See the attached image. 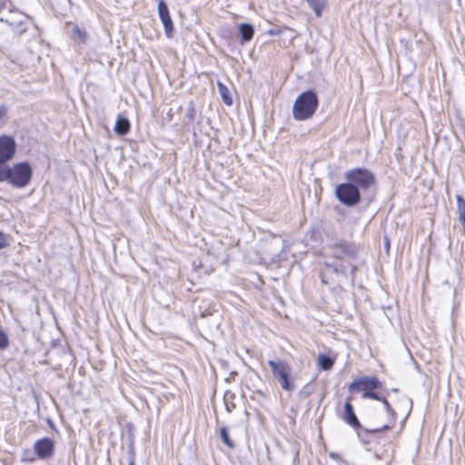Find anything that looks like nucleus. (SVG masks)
<instances>
[{
	"label": "nucleus",
	"mask_w": 465,
	"mask_h": 465,
	"mask_svg": "<svg viewBox=\"0 0 465 465\" xmlns=\"http://www.w3.org/2000/svg\"><path fill=\"white\" fill-rule=\"evenodd\" d=\"M9 346V339L7 335L0 331V350H5Z\"/></svg>",
	"instance_id": "21"
},
{
	"label": "nucleus",
	"mask_w": 465,
	"mask_h": 465,
	"mask_svg": "<svg viewBox=\"0 0 465 465\" xmlns=\"http://www.w3.org/2000/svg\"><path fill=\"white\" fill-rule=\"evenodd\" d=\"M282 31H268L269 35H279Z\"/></svg>",
	"instance_id": "31"
},
{
	"label": "nucleus",
	"mask_w": 465,
	"mask_h": 465,
	"mask_svg": "<svg viewBox=\"0 0 465 465\" xmlns=\"http://www.w3.org/2000/svg\"><path fill=\"white\" fill-rule=\"evenodd\" d=\"M333 364H334V361L331 357H329L325 354L319 355L318 365L322 370L329 371L332 368Z\"/></svg>",
	"instance_id": "15"
},
{
	"label": "nucleus",
	"mask_w": 465,
	"mask_h": 465,
	"mask_svg": "<svg viewBox=\"0 0 465 465\" xmlns=\"http://www.w3.org/2000/svg\"><path fill=\"white\" fill-rule=\"evenodd\" d=\"M48 424H49L51 429H53L54 430L57 431L56 427H55V425L54 424V422L52 420H48Z\"/></svg>",
	"instance_id": "30"
},
{
	"label": "nucleus",
	"mask_w": 465,
	"mask_h": 465,
	"mask_svg": "<svg viewBox=\"0 0 465 465\" xmlns=\"http://www.w3.org/2000/svg\"><path fill=\"white\" fill-rule=\"evenodd\" d=\"M335 196L341 204L348 207L357 205L361 200V193L348 181L336 186Z\"/></svg>",
	"instance_id": "6"
},
{
	"label": "nucleus",
	"mask_w": 465,
	"mask_h": 465,
	"mask_svg": "<svg viewBox=\"0 0 465 465\" xmlns=\"http://www.w3.org/2000/svg\"><path fill=\"white\" fill-rule=\"evenodd\" d=\"M308 5L314 11L317 16L322 15V12L326 6V0H305Z\"/></svg>",
	"instance_id": "14"
},
{
	"label": "nucleus",
	"mask_w": 465,
	"mask_h": 465,
	"mask_svg": "<svg viewBox=\"0 0 465 465\" xmlns=\"http://www.w3.org/2000/svg\"><path fill=\"white\" fill-rule=\"evenodd\" d=\"M346 181L352 183L361 193L366 192L376 184L375 174L367 168L356 167L344 173Z\"/></svg>",
	"instance_id": "3"
},
{
	"label": "nucleus",
	"mask_w": 465,
	"mask_h": 465,
	"mask_svg": "<svg viewBox=\"0 0 465 465\" xmlns=\"http://www.w3.org/2000/svg\"><path fill=\"white\" fill-rule=\"evenodd\" d=\"M226 409H227V411H231V410H230V409H232V406H228V405H227V406H226Z\"/></svg>",
	"instance_id": "37"
},
{
	"label": "nucleus",
	"mask_w": 465,
	"mask_h": 465,
	"mask_svg": "<svg viewBox=\"0 0 465 465\" xmlns=\"http://www.w3.org/2000/svg\"><path fill=\"white\" fill-rule=\"evenodd\" d=\"M254 31H238V35L241 36V45L249 42L253 37Z\"/></svg>",
	"instance_id": "19"
},
{
	"label": "nucleus",
	"mask_w": 465,
	"mask_h": 465,
	"mask_svg": "<svg viewBox=\"0 0 465 465\" xmlns=\"http://www.w3.org/2000/svg\"><path fill=\"white\" fill-rule=\"evenodd\" d=\"M164 32H165L166 37H168V38L173 37L174 31H164Z\"/></svg>",
	"instance_id": "29"
},
{
	"label": "nucleus",
	"mask_w": 465,
	"mask_h": 465,
	"mask_svg": "<svg viewBox=\"0 0 465 465\" xmlns=\"http://www.w3.org/2000/svg\"><path fill=\"white\" fill-rule=\"evenodd\" d=\"M220 439L230 449L235 447L234 441L229 437L227 427L223 426L220 429Z\"/></svg>",
	"instance_id": "18"
},
{
	"label": "nucleus",
	"mask_w": 465,
	"mask_h": 465,
	"mask_svg": "<svg viewBox=\"0 0 465 465\" xmlns=\"http://www.w3.org/2000/svg\"><path fill=\"white\" fill-rule=\"evenodd\" d=\"M129 465H134V460L133 457L129 460Z\"/></svg>",
	"instance_id": "33"
},
{
	"label": "nucleus",
	"mask_w": 465,
	"mask_h": 465,
	"mask_svg": "<svg viewBox=\"0 0 465 465\" xmlns=\"http://www.w3.org/2000/svg\"><path fill=\"white\" fill-rule=\"evenodd\" d=\"M356 271H357V266L356 265H351V272H350V277H351V282L352 284L355 282V272H356Z\"/></svg>",
	"instance_id": "24"
},
{
	"label": "nucleus",
	"mask_w": 465,
	"mask_h": 465,
	"mask_svg": "<svg viewBox=\"0 0 465 465\" xmlns=\"http://www.w3.org/2000/svg\"><path fill=\"white\" fill-rule=\"evenodd\" d=\"M33 170L27 162L8 167L7 182L15 188H24L31 181Z\"/></svg>",
	"instance_id": "5"
},
{
	"label": "nucleus",
	"mask_w": 465,
	"mask_h": 465,
	"mask_svg": "<svg viewBox=\"0 0 465 465\" xmlns=\"http://www.w3.org/2000/svg\"><path fill=\"white\" fill-rule=\"evenodd\" d=\"M74 40L84 42L87 39L86 31H74L73 35L71 36Z\"/></svg>",
	"instance_id": "20"
},
{
	"label": "nucleus",
	"mask_w": 465,
	"mask_h": 465,
	"mask_svg": "<svg viewBox=\"0 0 465 465\" xmlns=\"http://www.w3.org/2000/svg\"><path fill=\"white\" fill-rule=\"evenodd\" d=\"M273 378L279 382L281 388L287 391H292L295 389V384L291 379V367L282 360H270L268 361Z\"/></svg>",
	"instance_id": "4"
},
{
	"label": "nucleus",
	"mask_w": 465,
	"mask_h": 465,
	"mask_svg": "<svg viewBox=\"0 0 465 465\" xmlns=\"http://www.w3.org/2000/svg\"><path fill=\"white\" fill-rule=\"evenodd\" d=\"M331 458H337V457H338V455H337V454H334V453H331Z\"/></svg>",
	"instance_id": "35"
},
{
	"label": "nucleus",
	"mask_w": 465,
	"mask_h": 465,
	"mask_svg": "<svg viewBox=\"0 0 465 465\" xmlns=\"http://www.w3.org/2000/svg\"><path fill=\"white\" fill-rule=\"evenodd\" d=\"M407 401H408V403L410 405V411H409V412H410L411 411V408H412V401H411V399H407Z\"/></svg>",
	"instance_id": "32"
},
{
	"label": "nucleus",
	"mask_w": 465,
	"mask_h": 465,
	"mask_svg": "<svg viewBox=\"0 0 465 465\" xmlns=\"http://www.w3.org/2000/svg\"><path fill=\"white\" fill-rule=\"evenodd\" d=\"M6 245V236L0 232V249Z\"/></svg>",
	"instance_id": "25"
},
{
	"label": "nucleus",
	"mask_w": 465,
	"mask_h": 465,
	"mask_svg": "<svg viewBox=\"0 0 465 465\" xmlns=\"http://www.w3.org/2000/svg\"><path fill=\"white\" fill-rule=\"evenodd\" d=\"M130 131V123L127 118L119 116L116 120L114 132L119 135H125Z\"/></svg>",
	"instance_id": "13"
},
{
	"label": "nucleus",
	"mask_w": 465,
	"mask_h": 465,
	"mask_svg": "<svg viewBox=\"0 0 465 465\" xmlns=\"http://www.w3.org/2000/svg\"><path fill=\"white\" fill-rule=\"evenodd\" d=\"M15 153V139L8 135L0 136V164L13 159Z\"/></svg>",
	"instance_id": "8"
},
{
	"label": "nucleus",
	"mask_w": 465,
	"mask_h": 465,
	"mask_svg": "<svg viewBox=\"0 0 465 465\" xmlns=\"http://www.w3.org/2000/svg\"><path fill=\"white\" fill-rule=\"evenodd\" d=\"M7 114V108L5 105H0V123H3Z\"/></svg>",
	"instance_id": "22"
},
{
	"label": "nucleus",
	"mask_w": 465,
	"mask_h": 465,
	"mask_svg": "<svg viewBox=\"0 0 465 465\" xmlns=\"http://www.w3.org/2000/svg\"><path fill=\"white\" fill-rule=\"evenodd\" d=\"M238 29L244 30V29H253V28L249 24H241L238 25Z\"/></svg>",
	"instance_id": "28"
},
{
	"label": "nucleus",
	"mask_w": 465,
	"mask_h": 465,
	"mask_svg": "<svg viewBox=\"0 0 465 465\" xmlns=\"http://www.w3.org/2000/svg\"><path fill=\"white\" fill-rule=\"evenodd\" d=\"M158 13L164 29H173V21L169 15L168 6L163 0H160L158 3Z\"/></svg>",
	"instance_id": "12"
},
{
	"label": "nucleus",
	"mask_w": 465,
	"mask_h": 465,
	"mask_svg": "<svg viewBox=\"0 0 465 465\" xmlns=\"http://www.w3.org/2000/svg\"><path fill=\"white\" fill-rule=\"evenodd\" d=\"M351 398H347V401L345 402V405H344V415H343V420L349 424L351 425V427H353L354 429H361L363 430L366 431V428H363L361 424V422L359 421L354 411H353V407L351 403Z\"/></svg>",
	"instance_id": "11"
},
{
	"label": "nucleus",
	"mask_w": 465,
	"mask_h": 465,
	"mask_svg": "<svg viewBox=\"0 0 465 465\" xmlns=\"http://www.w3.org/2000/svg\"><path fill=\"white\" fill-rule=\"evenodd\" d=\"M332 249V255L337 259H341L343 255L349 258H355L359 252V247L348 242H340L334 244Z\"/></svg>",
	"instance_id": "9"
},
{
	"label": "nucleus",
	"mask_w": 465,
	"mask_h": 465,
	"mask_svg": "<svg viewBox=\"0 0 465 465\" xmlns=\"http://www.w3.org/2000/svg\"><path fill=\"white\" fill-rule=\"evenodd\" d=\"M361 398L381 401L386 413V418L383 421H376L374 418H371L372 427L371 429H365L367 433L376 434L383 430H391L394 427L397 420V414L385 397H381L378 393L369 391L363 392Z\"/></svg>",
	"instance_id": "2"
},
{
	"label": "nucleus",
	"mask_w": 465,
	"mask_h": 465,
	"mask_svg": "<svg viewBox=\"0 0 465 465\" xmlns=\"http://www.w3.org/2000/svg\"><path fill=\"white\" fill-rule=\"evenodd\" d=\"M312 390L309 384L305 385L301 391L302 394H305L306 396H309Z\"/></svg>",
	"instance_id": "26"
},
{
	"label": "nucleus",
	"mask_w": 465,
	"mask_h": 465,
	"mask_svg": "<svg viewBox=\"0 0 465 465\" xmlns=\"http://www.w3.org/2000/svg\"><path fill=\"white\" fill-rule=\"evenodd\" d=\"M194 114H195V109H194V107L193 105H191V107L189 108L187 116L191 120H193L194 119Z\"/></svg>",
	"instance_id": "27"
},
{
	"label": "nucleus",
	"mask_w": 465,
	"mask_h": 465,
	"mask_svg": "<svg viewBox=\"0 0 465 465\" xmlns=\"http://www.w3.org/2000/svg\"><path fill=\"white\" fill-rule=\"evenodd\" d=\"M457 203V214L460 222H465V200L464 198L458 194L456 196Z\"/></svg>",
	"instance_id": "16"
},
{
	"label": "nucleus",
	"mask_w": 465,
	"mask_h": 465,
	"mask_svg": "<svg viewBox=\"0 0 465 465\" xmlns=\"http://www.w3.org/2000/svg\"><path fill=\"white\" fill-rule=\"evenodd\" d=\"M272 245H275V239H273V240L270 242V246H272Z\"/></svg>",
	"instance_id": "34"
},
{
	"label": "nucleus",
	"mask_w": 465,
	"mask_h": 465,
	"mask_svg": "<svg viewBox=\"0 0 465 465\" xmlns=\"http://www.w3.org/2000/svg\"><path fill=\"white\" fill-rule=\"evenodd\" d=\"M333 271L337 274L346 275V268L343 265L335 266Z\"/></svg>",
	"instance_id": "23"
},
{
	"label": "nucleus",
	"mask_w": 465,
	"mask_h": 465,
	"mask_svg": "<svg viewBox=\"0 0 465 465\" xmlns=\"http://www.w3.org/2000/svg\"><path fill=\"white\" fill-rule=\"evenodd\" d=\"M381 388V382L374 376H364L354 380L349 386V391H369Z\"/></svg>",
	"instance_id": "7"
},
{
	"label": "nucleus",
	"mask_w": 465,
	"mask_h": 465,
	"mask_svg": "<svg viewBox=\"0 0 465 465\" xmlns=\"http://www.w3.org/2000/svg\"><path fill=\"white\" fill-rule=\"evenodd\" d=\"M218 89H219V94L222 97L223 102L227 105H231L232 104V100L230 95V92H229L228 88L224 84L219 83Z\"/></svg>",
	"instance_id": "17"
},
{
	"label": "nucleus",
	"mask_w": 465,
	"mask_h": 465,
	"mask_svg": "<svg viewBox=\"0 0 465 465\" xmlns=\"http://www.w3.org/2000/svg\"><path fill=\"white\" fill-rule=\"evenodd\" d=\"M319 105L314 91L308 90L300 94L292 106V116L297 121H305L312 117Z\"/></svg>",
	"instance_id": "1"
},
{
	"label": "nucleus",
	"mask_w": 465,
	"mask_h": 465,
	"mask_svg": "<svg viewBox=\"0 0 465 465\" xmlns=\"http://www.w3.org/2000/svg\"><path fill=\"white\" fill-rule=\"evenodd\" d=\"M226 409H227V411H231V410H230V409H232V406H228V405H227V406H226Z\"/></svg>",
	"instance_id": "36"
},
{
	"label": "nucleus",
	"mask_w": 465,
	"mask_h": 465,
	"mask_svg": "<svg viewBox=\"0 0 465 465\" xmlns=\"http://www.w3.org/2000/svg\"><path fill=\"white\" fill-rule=\"evenodd\" d=\"M34 450L39 459L51 457L54 451V442L50 438H43L34 444Z\"/></svg>",
	"instance_id": "10"
}]
</instances>
